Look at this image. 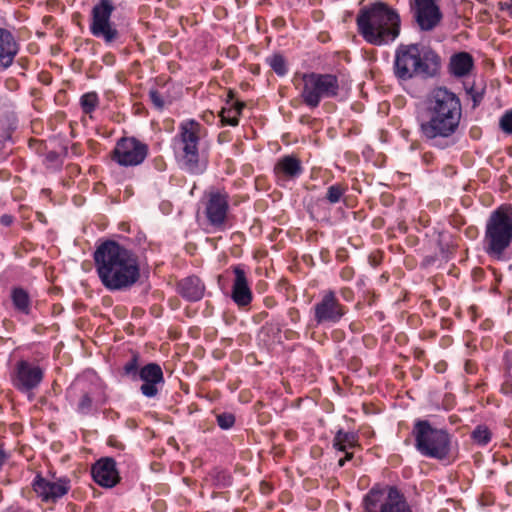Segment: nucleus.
Returning a JSON list of instances; mask_svg holds the SVG:
<instances>
[{"mask_svg":"<svg viewBox=\"0 0 512 512\" xmlns=\"http://www.w3.org/2000/svg\"><path fill=\"white\" fill-rule=\"evenodd\" d=\"M483 251L494 261H507L512 247V205L501 204L485 223Z\"/></svg>","mask_w":512,"mask_h":512,"instance_id":"39448f33","label":"nucleus"},{"mask_svg":"<svg viewBox=\"0 0 512 512\" xmlns=\"http://www.w3.org/2000/svg\"><path fill=\"white\" fill-rule=\"evenodd\" d=\"M143 381L140 387L141 393L148 398H153L158 394V385L164 383L163 371L157 363H149L143 366L138 373Z\"/></svg>","mask_w":512,"mask_h":512,"instance_id":"a211bd4d","label":"nucleus"},{"mask_svg":"<svg viewBox=\"0 0 512 512\" xmlns=\"http://www.w3.org/2000/svg\"><path fill=\"white\" fill-rule=\"evenodd\" d=\"M358 446V435L355 432H345L339 429L333 439V447L339 451L346 452Z\"/></svg>","mask_w":512,"mask_h":512,"instance_id":"393cba45","label":"nucleus"},{"mask_svg":"<svg viewBox=\"0 0 512 512\" xmlns=\"http://www.w3.org/2000/svg\"><path fill=\"white\" fill-rule=\"evenodd\" d=\"M11 300L15 310L25 315L30 314L31 298L25 289L21 287L13 288L11 290Z\"/></svg>","mask_w":512,"mask_h":512,"instance_id":"b1692460","label":"nucleus"},{"mask_svg":"<svg viewBox=\"0 0 512 512\" xmlns=\"http://www.w3.org/2000/svg\"><path fill=\"white\" fill-rule=\"evenodd\" d=\"M413 23L422 32L437 28L443 20V13L437 0H408Z\"/></svg>","mask_w":512,"mask_h":512,"instance_id":"f8f14e48","label":"nucleus"},{"mask_svg":"<svg viewBox=\"0 0 512 512\" xmlns=\"http://www.w3.org/2000/svg\"><path fill=\"white\" fill-rule=\"evenodd\" d=\"M424 159H425L426 161H429V158H427V155H424Z\"/></svg>","mask_w":512,"mask_h":512,"instance_id":"49530a36","label":"nucleus"},{"mask_svg":"<svg viewBox=\"0 0 512 512\" xmlns=\"http://www.w3.org/2000/svg\"><path fill=\"white\" fill-rule=\"evenodd\" d=\"M364 512H412L404 494L391 485H374L363 499Z\"/></svg>","mask_w":512,"mask_h":512,"instance_id":"1a4fd4ad","label":"nucleus"},{"mask_svg":"<svg viewBox=\"0 0 512 512\" xmlns=\"http://www.w3.org/2000/svg\"><path fill=\"white\" fill-rule=\"evenodd\" d=\"M229 209V195L225 191H211L205 202V215L213 227H222Z\"/></svg>","mask_w":512,"mask_h":512,"instance_id":"2eb2a0df","label":"nucleus"},{"mask_svg":"<svg viewBox=\"0 0 512 512\" xmlns=\"http://www.w3.org/2000/svg\"><path fill=\"white\" fill-rule=\"evenodd\" d=\"M233 98H234V93H233V91L230 90L229 93H228L227 103H229L230 101L232 102Z\"/></svg>","mask_w":512,"mask_h":512,"instance_id":"37998d69","label":"nucleus"},{"mask_svg":"<svg viewBox=\"0 0 512 512\" xmlns=\"http://www.w3.org/2000/svg\"><path fill=\"white\" fill-rule=\"evenodd\" d=\"M205 287L196 276H189L178 283L179 294L190 302L199 301L204 295Z\"/></svg>","mask_w":512,"mask_h":512,"instance_id":"412c9836","label":"nucleus"},{"mask_svg":"<svg viewBox=\"0 0 512 512\" xmlns=\"http://www.w3.org/2000/svg\"><path fill=\"white\" fill-rule=\"evenodd\" d=\"M288 316L293 323H297L300 320V313L296 308H290L288 311Z\"/></svg>","mask_w":512,"mask_h":512,"instance_id":"ea45409f","label":"nucleus"},{"mask_svg":"<svg viewBox=\"0 0 512 512\" xmlns=\"http://www.w3.org/2000/svg\"><path fill=\"white\" fill-rule=\"evenodd\" d=\"M114 10L115 6L111 0H99L91 10L90 33L103 40L106 45L117 42L121 37L116 24L111 20Z\"/></svg>","mask_w":512,"mask_h":512,"instance_id":"9d476101","label":"nucleus"},{"mask_svg":"<svg viewBox=\"0 0 512 512\" xmlns=\"http://www.w3.org/2000/svg\"><path fill=\"white\" fill-rule=\"evenodd\" d=\"M93 407V400L89 393L84 392L78 401L77 412L82 415H88L91 413Z\"/></svg>","mask_w":512,"mask_h":512,"instance_id":"7c9ffc66","label":"nucleus"},{"mask_svg":"<svg viewBox=\"0 0 512 512\" xmlns=\"http://www.w3.org/2000/svg\"><path fill=\"white\" fill-rule=\"evenodd\" d=\"M303 171L301 162L295 156L287 155L278 160L275 173L288 178H296Z\"/></svg>","mask_w":512,"mask_h":512,"instance_id":"4be33fe9","label":"nucleus"},{"mask_svg":"<svg viewBox=\"0 0 512 512\" xmlns=\"http://www.w3.org/2000/svg\"><path fill=\"white\" fill-rule=\"evenodd\" d=\"M499 9L502 11H506L508 16L512 19V0H505L503 2H499Z\"/></svg>","mask_w":512,"mask_h":512,"instance_id":"4c0bfd02","label":"nucleus"},{"mask_svg":"<svg viewBox=\"0 0 512 512\" xmlns=\"http://www.w3.org/2000/svg\"><path fill=\"white\" fill-rule=\"evenodd\" d=\"M124 373L135 378L138 375V355L134 354L132 358L124 365Z\"/></svg>","mask_w":512,"mask_h":512,"instance_id":"473e14b6","label":"nucleus"},{"mask_svg":"<svg viewBox=\"0 0 512 512\" xmlns=\"http://www.w3.org/2000/svg\"><path fill=\"white\" fill-rule=\"evenodd\" d=\"M421 138L433 147L445 149L454 144L462 120L461 100L446 87L433 88L417 113Z\"/></svg>","mask_w":512,"mask_h":512,"instance_id":"f257e3e1","label":"nucleus"},{"mask_svg":"<svg viewBox=\"0 0 512 512\" xmlns=\"http://www.w3.org/2000/svg\"><path fill=\"white\" fill-rule=\"evenodd\" d=\"M492 433L486 425H478L471 433L473 441L481 446L487 445L491 441Z\"/></svg>","mask_w":512,"mask_h":512,"instance_id":"cd10ccee","label":"nucleus"},{"mask_svg":"<svg viewBox=\"0 0 512 512\" xmlns=\"http://www.w3.org/2000/svg\"><path fill=\"white\" fill-rule=\"evenodd\" d=\"M149 152L146 143L135 137H122L112 151L111 158L123 167H134L142 164Z\"/></svg>","mask_w":512,"mask_h":512,"instance_id":"ddd939ff","label":"nucleus"},{"mask_svg":"<svg viewBox=\"0 0 512 512\" xmlns=\"http://www.w3.org/2000/svg\"><path fill=\"white\" fill-rule=\"evenodd\" d=\"M13 222V217L8 214H4L0 217V223L4 226H10Z\"/></svg>","mask_w":512,"mask_h":512,"instance_id":"a19ab883","label":"nucleus"},{"mask_svg":"<svg viewBox=\"0 0 512 512\" xmlns=\"http://www.w3.org/2000/svg\"><path fill=\"white\" fill-rule=\"evenodd\" d=\"M69 488V481L66 479L51 482L38 475L33 481V490L44 502H56L68 493Z\"/></svg>","mask_w":512,"mask_h":512,"instance_id":"f3484780","label":"nucleus"},{"mask_svg":"<svg viewBox=\"0 0 512 512\" xmlns=\"http://www.w3.org/2000/svg\"><path fill=\"white\" fill-rule=\"evenodd\" d=\"M340 84L336 75L330 73H304L301 76L300 98L310 109H315L323 99L339 95Z\"/></svg>","mask_w":512,"mask_h":512,"instance_id":"0eeeda50","label":"nucleus"},{"mask_svg":"<svg viewBox=\"0 0 512 512\" xmlns=\"http://www.w3.org/2000/svg\"><path fill=\"white\" fill-rule=\"evenodd\" d=\"M94 263L102 285L109 291L132 287L140 278L137 256L113 240H106L95 250Z\"/></svg>","mask_w":512,"mask_h":512,"instance_id":"f03ea898","label":"nucleus"},{"mask_svg":"<svg viewBox=\"0 0 512 512\" xmlns=\"http://www.w3.org/2000/svg\"><path fill=\"white\" fill-rule=\"evenodd\" d=\"M233 272L235 279L231 298L239 307H245L252 301V291L248 285L245 270L240 265H237L233 268Z\"/></svg>","mask_w":512,"mask_h":512,"instance_id":"6ab92c4d","label":"nucleus"},{"mask_svg":"<svg viewBox=\"0 0 512 512\" xmlns=\"http://www.w3.org/2000/svg\"><path fill=\"white\" fill-rule=\"evenodd\" d=\"M18 51L19 44L13 34L0 27V67L3 69L10 67Z\"/></svg>","mask_w":512,"mask_h":512,"instance_id":"aec40b11","label":"nucleus"},{"mask_svg":"<svg viewBox=\"0 0 512 512\" xmlns=\"http://www.w3.org/2000/svg\"><path fill=\"white\" fill-rule=\"evenodd\" d=\"M473 58L467 52H459L450 59V72L456 77H463L473 68Z\"/></svg>","mask_w":512,"mask_h":512,"instance_id":"5701e85b","label":"nucleus"},{"mask_svg":"<svg viewBox=\"0 0 512 512\" xmlns=\"http://www.w3.org/2000/svg\"><path fill=\"white\" fill-rule=\"evenodd\" d=\"M440 65L439 55L430 47L418 43L400 44L395 51L393 71L401 81L415 77L428 79L438 74Z\"/></svg>","mask_w":512,"mask_h":512,"instance_id":"20e7f679","label":"nucleus"},{"mask_svg":"<svg viewBox=\"0 0 512 512\" xmlns=\"http://www.w3.org/2000/svg\"><path fill=\"white\" fill-rule=\"evenodd\" d=\"M345 461H349L353 458V453L352 452H348V450H346L345 452V457H343Z\"/></svg>","mask_w":512,"mask_h":512,"instance_id":"79ce46f5","label":"nucleus"},{"mask_svg":"<svg viewBox=\"0 0 512 512\" xmlns=\"http://www.w3.org/2000/svg\"><path fill=\"white\" fill-rule=\"evenodd\" d=\"M468 94L471 96L474 107L477 106L482 101V98H483L482 92L474 91V89L471 88L470 90H468Z\"/></svg>","mask_w":512,"mask_h":512,"instance_id":"e433bc0d","label":"nucleus"},{"mask_svg":"<svg viewBox=\"0 0 512 512\" xmlns=\"http://www.w3.org/2000/svg\"><path fill=\"white\" fill-rule=\"evenodd\" d=\"M149 98L151 102L153 103L154 107L158 110H162L165 105L166 101L164 97L161 95V93L158 90L152 89L149 91Z\"/></svg>","mask_w":512,"mask_h":512,"instance_id":"c9c22d12","label":"nucleus"},{"mask_svg":"<svg viewBox=\"0 0 512 512\" xmlns=\"http://www.w3.org/2000/svg\"><path fill=\"white\" fill-rule=\"evenodd\" d=\"M345 463H346V461L344 460V458H341V459H339V461H338V466H339V467H343V466L345 465Z\"/></svg>","mask_w":512,"mask_h":512,"instance_id":"c03bdc74","label":"nucleus"},{"mask_svg":"<svg viewBox=\"0 0 512 512\" xmlns=\"http://www.w3.org/2000/svg\"><path fill=\"white\" fill-rule=\"evenodd\" d=\"M503 382L501 385V392L503 394L509 395L512 393V369L511 368H503Z\"/></svg>","mask_w":512,"mask_h":512,"instance_id":"2f4dec72","label":"nucleus"},{"mask_svg":"<svg viewBox=\"0 0 512 512\" xmlns=\"http://www.w3.org/2000/svg\"><path fill=\"white\" fill-rule=\"evenodd\" d=\"M313 320L317 326L334 325L347 314L348 308L338 299L335 291H323L313 308Z\"/></svg>","mask_w":512,"mask_h":512,"instance_id":"9b49d317","label":"nucleus"},{"mask_svg":"<svg viewBox=\"0 0 512 512\" xmlns=\"http://www.w3.org/2000/svg\"><path fill=\"white\" fill-rule=\"evenodd\" d=\"M424 159H425L426 161H429V158H427V155H424Z\"/></svg>","mask_w":512,"mask_h":512,"instance_id":"de8ad7c7","label":"nucleus"},{"mask_svg":"<svg viewBox=\"0 0 512 512\" xmlns=\"http://www.w3.org/2000/svg\"><path fill=\"white\" fill-rule=\"evenodd\" d=\"M217 423L222 429H229L235 423V417L230 413H222L217 416Z\"/></svg>","mask_w":512,"mask_h":512,"instance_id":"f704fd0d","label":"nucleus"},{"mask_svg":"<svg viewBox=\"0 0 512 512\" xmlns=\"http://www.w3.org/2000/svg\"><path fill=\"white\" fill-rule=\"evenodd\" d=\"M356 24L358 33L367 43L385 46L399 36L401 18L395 9L377 1L359 10Z\"/></svg>","mask_w":512,"mask_h":512,"instance_id":"7ed1b4c3","label":"nucleus"},{"mask_svg":"<svg viewBox=\"0 0 512 512\" xmlns=\"http://www.w3.org/2000/svg\"><path fill=\"white\" fill-rule=\"evenodd\" d=\"M501 130L506 134H512V110L506 111L499 121Z\"/></svg>","mask_w":512,"mask_h":512,"instance_id":"72a5a7b5","label":"nucleus"},{"mask_svg":"<svg viewBox=\"0 0 512 512\" xmlns=\"http://www.w3.org/2000/svg\"><path fill=\"white\" fill-rule=\"evenodd\" d=\"M412 434L415 448L421 455L436 460H445L451 455V435L444 429L432 427L428 420H416Z\"/></svg>","mask_w":512,"mask_h":512,"instance_id":"423d86ee","label":"nucleus"},{"mask_svg":"<svg viewBox=\"0 0 512 512\" xmlns=\"http://www.w3.org/2000/svg\"><path fill=\"white\" fill-rule=\"evenodd\" d=\"M93 480L100 486L112 488L120 481L116 462L111 457H104L96 461L91 468Z\"/></svg>","mask_w":512,"mask_h":512,"instance_id":"dca6fc26","label":"nucleus"},{"mask_svg":"<svg viewBox=\"0 0 512 512\" xmlns=\"http://www.w3.org/2000/svg\"><path fill=\"white\" fill-rule=\"evenodd\" d=\"M201 125L195 120L180 124L179 134L174 138V148L181 167L192 174L202 171L199 164V140Z\"/></svg>","mask_w":512,"mask_h":512,"instance_id":"6e6552de","label":"nucleus"},{"mask_svg":"<svg viewBox=\"0 0 512 512\" xmlns=\"http://www.w3.org/2000/svg\"><path fill=\"white\" fill-rule=\"evenodd\" d=\"M99 105V97L96 92H88L81 96L80 106L85 114H91Z\"/></svg>","mask_w":512,"mask_h":512,"instance_id":"bb28decb","label":"nucleus"},{"mask_svg":"<svg viewBox=\"0 0 512 512\" xmlns=\"http://www.w3.org/2000/svg\"><path fill=\"white\" fill-rule=\"evenodd\" d=\"M4 148V142L0 141V150Z\"/></svg>","mask_w":512,"mask_h":512,"instance_id":"a18cd8bd","label":"nucleus"},{"mask_svg":"<svg viewBox=\"0 0 512 512\" xmlns=\"http://www.w3.org/2000/svg\"><path fill=\"white\" fill-rule=\"evenodd\" d=\"M245 103L242 101H235L231 103L230 107L222 108L220 111V118L223 125L237 126L239 123V116Z\"/></svg>","mask_w":512,"mask_h":512,"instance_id":"a878e982","label":"nucleus"},{"mask_svg":"<svg viewBox=\"0 0 512 512\" xmlns=\"http://www.w3.org/2000/svg\"><path fill=\"white\" fill-rule=\"evenodd\" d=\"M44 372L41 367L28 361H18L12 378L13 386L22 393H28L32 399V391L42 382Z\"/></svg>","mask_w":512,"mask_h":512,"instance_id":"4468645a","label":"nucleus"},{"mask_svg":"<svg viewBox=\"0 0 512 512\" xmlns=\"http://www.w3.org/2000/svg\"><path fill=\"white\" fill-rule=\"evenodd\" d=\"M503 368H511L512 369V349L506 351L504 354Z\"/></svg>","mask_w":512,"mask_h":512,"instance_id":"58836bf2","label":"nucleus"},{"mask_svg":"<svg viewBox=\"0 0 512 512\" xmlns=\"http://www.w3.org/2000/svg\"><path fill=\"white\" fill-rule=\"evenodd\" d=\"M346 191V187L342 184H333L327 188L325 199L330 204L339 203Z\"/></svg>","mask_w":512,"mask_h":512,"instance_id":"c756f323","label":"nucleus"},{"mask_svg":"<svg viewBox=\"0 0 512 512\" xmlns=\"http://www.w3.org/2000/svg\"><path fill=\"white\" fill-rule=\"evenodd\" d=\"M266 62L278 76H284L287 73L286 61L281 54H273L267 57Z\"/></svg>","mask_w":512,"mask_h":512,"instance_id":"c85d7f7f","label":"nucleus"}]
</instances>
